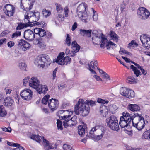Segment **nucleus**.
<instances>
[{
  "label": "nucleus",
  "instance_id": "nucleus-1",
  "mask_svg": "<svg viewBox=\"0 0 150 150\" xmlns=\"http://www.w3.org/2000/svg\"><path fill=\"white\" fill-rule=\"evenodd\" d=\"M29 85L36 89L39 94L46 93L48 91L47 86L46 85L40 84L39 80L36 77H32L29 82Z\"/></svg>",
  "mask_w": 150,
  "mask_h": 150
},
{
  "label": "nucleus",
  "instance_id": "nucleus-2",
  "mask_svg": "<svg viewBox=\"0 0 150 150\" xmlns=\"http://www.w3.org/2000/svg\"><path fill=\"white\" fill-rule=\"evenodd\" d=\"M89 110L90 109L84 103L83 99H79L75 106L74 112L77 115L81 114L83 116H86L88 115Z\"/></svg>",
  "mask_w": 150,
  "mask_h": 150
},
{
  "label": "nucleus",
  "instance_id": "nucleus-3",
  "mask_svg": "<svg viewBox=\"0 0 150 150\" xmlns=\"http://www.w3.org/2000/svg\"><path fill=\"white\" fill-rule=\"evenodd\" d=\"M132 125L138 130L141 131L144 127L145 124L144 117L137 113L132 115Z\"/></svg>",
  "mask_w": 150,
  "mask_h": 150
},
{
  "label": "nucleus",
  "instance_id": "nucleus-4",
  "mask_svg": "<svg viewBox=\"0 0 150 150\" xmlns=\"http://www.w3.org/2000/svg\"><path fill=\"white\" fill-rule=\"evenodd\" d=\"M52 62L49 56L46 54H42L37 56L35 59L34 63L35 65L43 68L45 66H49Z\"/></svg>",
  "mask_w": 150,
  "mask_h": 150
},
{
  "label": "nucleus",
  "instance_id": "nucleus-5",
  "mask_svg": "<svg viewBox=\"0 0 150 150\" xmlns=\"http://www.w3.org/2000/svg\"><path fill=\"white\" fill-rule=\"evenodd\" d=\"M107 126L113 130L118 131L119 130L118 121L116 117L112 115L106 120Z\"/></svg>",
  "mask_w": 150,
  "mask_h": 150
},
{
  "label": "nucleus",
  "instance_id": "nucleus-6",
  "mask_svg": "<svg viewBox=\"0 0 150 150\" xmlns=\"http://www.w3.org/2000/svg\"><path fill=\"white\" fill-rule=\"evenodd\" d=\"M86 8V7L85 5H80L78 6L77 9V12L80 13L79 14V15H81L80 16L82 17V21L85 23L88 22L91 18V16L88 15L87 12L85 13Z\"/></svg>",
  "mask_w": 150,
  "mask_h": 150
},
{
  "label": "nucleus",
  "instance_id": "nucleus-7",
  "mask_svg": "<svg viewBox=\"0 0 150 150\" xmlns=\"http://www.w3.org/2000/svg\"><path fill=\"white\" fill-rule=\"evenodd\" d=\"M150 14L149 12L144 7H140L138 10V17L142 20L147 19L150 16Z\"/></svg>",
  "mask_w": 150,
  "mask_h": 150
},
{
  "label": "nucleus",
  "instance_id": "nucleus-8",
  "mask_svg": "<svg viewBox=\"0 0 150 150\" xmlns=\"http://www.w3.org/2000/svg\"><path fill=\"white\" fill-rule=\"evenodd\" d=\"M33 92L30 89H25L20 93L21 97L27 100H30L32 97Z\"/></svg>",
  "mask_w": 150,
  "mask_h": 150
},
{
  "label": "nucleus",
  "instance_id": "nucleus-9",
  "mask_svg": "<svg viewBox=\"0 0 150 150\" xmlns=\"http://www.w3.org/2000/svg\"><path fill=\"white\" fill-rule=\"evenodd\" d=\"M140 39L144 48L147 49L150 48V38L146 34H143L140 37Z\"/></svg>",
  "mask_w": 150,
  "mask_h": 150
},
{
  "label": "nucleus",
  "instance_id": "nucleus-10",
  "mask_svg": "<svg viewBox=\"0 0 150 150\" xmlns=\"http://www.w3.org/2000/svg\"><path fill=\"white\" fill-rule=\"evenodd\" d=\"M59 104L58 100L56 99L52 98L50 99L48 102V105L52 112L57 109Z\"/></svg>",
  "mask_w": 150,
  "mask_h": 150
},
{
  "label": "nucleus",
  "instance_id": "nucleus-11",
  "mask_svg": "<svg viewBox=\"0 0 150 150\" xmlns=\"http://www.w3.org/2000/svg\"><path fill=\"white\" fill-rule=\"evenodd\" d=\"M35 37V34L33 31L30 29L25 31L24 33V38L27 40L32 41Z\"/></svg>",
  "mask_w": 150,
  "mask_h": 150
},
{
  "label": "nucleus",
  "instance_id": "nucleus-12",
  "mask_svg": "<svg viewBox=\"0 0 150 150\" xmlns=\"http://www.w3.org/2000/svg\"><path fill=\"white\" fill-rule=\"evenodd\" d=\"M133 119L132 117L128 119L127 120H125L123 117H120L119 122L120 126L121 129L125 128V127L128 124H130L131 123V121L132 122V120Z\"/></svg>",
  "mask_w": 150,
  "mask_h": 150
},
{
  "label": "nucleus",
  "instance_id": "nucleus-13",
  "mask_svg": "<svg viewBox=\"0 0 150 150\" xmlns=\"http://www.w3.org/2000/svg\"><path fill=\"white\" fill-rule=\"evenodd\" d=\"M81 125H79L78 127V134L81 137L84 135L85 133V130L87 129L86 124L82 122L81 123Z\"/></svg>",
  "mask_w": 150,
  "mask_h": 150
},
{
  "label": "nucleus",
  "instance_id": "nucleus-14",
  "mask_svg": "<svg viewBox=\"0 0 150 150\" xmlns=\"http://www.w3.org/2000/svg\"><path fill=\"white\" fill-rule=\"evenodd\" d=\"M14 103L13 99L12 97H8L5 98L3 104L5 107H9L12 106Z\"/></svg>",
  "mask_w": 150,
  "mask_h": 150
},
{
  "label": "nucleus",
  "instance_id": "nucleus-15",
  "mask_svg": "<svg viewBox=\"0 0 150 150\" xmlns=\"http://www.w3.org/2000/svg\"><path fill=\"white\" fill-rule=\"evenodd\" d=\"M127 109L134 112L139 111L140 110V107L137 104H132L129 103L127 106Z\"/></svg>",
  "mask_w": 150,
  "mask_h": 150
},
{
  "label": "nucleus",
  "instance_id": "nucleus-16",
  "mask_svg": "<svg viewBox=\"0 0 150 150\" xmlns=\"http://www.w3.org/2000/svg\"><path fill=\"white\" fill-rule=\"evenodd\" d=\"M40 13L38 11L36 12L32 17H30V22L33 23L38 21L40 18Z\"/></svg>",
  "mask_w": 150,
  "mask_h": 150
},
{
  "label": "nucleus",
  "instance_id": "nucleus-17",
  "mask_svg": "<svg viewBox=\"0 0 150 150\" xmlns=\"http://www.w3.org/2000/svg\"><path fill=\"white\" fill-rule=\"evenodd\" d=\"M17 23L18 25L16 28L17 30H19L27 27H32L33 26L31 23Z\"/></svg>",
  "mask_w": 150,
  "mask_h": 150
},
{
  "label": "nucleus",
  "instance_id": "nucleus-18",
  "mask_svg": "<svg viewBox=\"0 0 150 150\" xmlns=\"http://www.w3.org/2000/svg\"><path fill=\"white\" fill-rule=\"evenodd\" d=\"M71 61V59L68 56H67L64 57L60 61L59 65H67L68 63L69 64Z\"/></svg>",
  "mask_w": 150,
  "mask_h": 150
},
{
  "label": "nucleus",
  "instance_id": "nucleus-19",
  "mask_svg": "<svg viewBox=\"0 0 150 150\" xmlns=\"http://www.w3.org/2000/svg\"><path fill=\"white\" fill-rule=\"evenodd\" d=\"M101 41L100 43H101L100 45V47L103 48L104 49L105 48V45L106 43L107 42L108 40L105 37V35L103 33L101 34Z\"/></svg>",
  "mask_w": 150,
  "mask_h": 150
},
{
  "label": "nucleus",
  "instance_id": "nucleus-20",
  "mask_svg": "<svg viewBox=\"0 0 150 150\" xmlns=\"http://www.w3.org/2000/svg\"><path fill=\"white\" fill-rule=\"evenodd\" d=\"M71 45L72 47L75 48V49H73L75 53L78 52L81 48L80 46L77 43L76 41H73L72 42Z\"/></svg>",
  "mask_w": 150,
  "mask_h": 150
},
{
  "label": "nucleus",
  "instance_id": "nucleus-21",
  "mask_svg": "<svg viewBox=\"0 0 150 150\" xmlns=\"http://www.w3.org/2000/svg\"><path fill=\"white\" fill-rule=\"evenodd\" d=\"M135 93L134 91L131 89H129L126 93V97L129 99L133 98H134Z\"/></svg>",
  "mask_w": 150,
  "mask_h": 150
},
{
  "label": "nucleus",
  "instance_id": "nucleus-22",
  "mask_svg": "<svg viewBox=\"0 0 150 150\" xmlns=\"http://www.w3.org/2000/svg\"><path fill=\"white\" fill-rule=\"evenodd\" d=\"M130 67L134 71V74L136 75V77H138L139 75L142 74L140 71L138 70L137 68L133 65H131Z\"/></svg>",
  "mask_w": 150,
  "mask_h": 150
},
{
  "label": "nucleus",
  "instance_id": "nucleus-23",
  "mask_svg": "<svg viewBox=\"0 0 150 150\" xmlns=\"http://www.w3.org/2000/svg\"><path fill=\"white\" fill-rule=\"evenodd\" d=\"M30 137L31 139L39 143L40 142L42 139L41 137L38 135L32 134Z\"/></svg>",
  "mask_w": 150,
  "mask_h": 150
},
{
  "label": "nucleus",
  "instance_id": "nucleus-24",
  "mask_svg": "<svg viewBox=\"0 0 150 150\" xmlns=\"http://www.w3.org/2000/svg\"><path fill=\"white\" fill-rule=\"evenodd\" d=\"M96 101H93L92 100H87L85 102L84 101V103L85 104V105L90 109L89 106H93L96 105Z\"/></svg>",
  "mask_w": 150,
  "mask_h": 150
},
{
  "label": "nucleus",
  "instance_id": "nucleus-25",
  "mask_svg": "<svg viewBox=\"0 0 150 150\" xmlns=\"http://www.w3.org/2000/svg\"><path fill=\"white\" fill-rule=\"evenodd\" d=\"M13 10H15V8L11 4H6L4 7V11H6L8 10L12 11Z\"/></svg>",
  "mask_w": 150,
  "mask_h": 150
},
{
  "label": "nucleus",
  "instance_id": "nucleus-26",
  "mask_svg": "<svg viewBox=\"0 0 150 150\" xmlns=\"http://www.w3.org/2000/svg\"><path fill=\"white\" fill-rule=\"evenodd\" d=\"M7 114V112L5 110L4 107L3 105L0 106V116L4 117Z\"/></svg>",
  "mask_w": 150,
  "mask_h": 150
},
{
  "label": "nucleus",
  "instance_id": "nucleus-27",
  "mask_svg": "<svg viewBox=\"0 0 150 150\" xmlns=\"http://www.w3.org/2000/svg\"><path fill=\"white\" fill-rule=\"evenodd\" d=\"M142 139H150V129L146 130L143 133L142 136Z\"/></svg>",
  "mask_w": 150,
  "mask_h": 150
},
{
  "label": "nucleus",
  "instance_id": "nucleus-28",
  "mask_svg": "<svg viewBox=\"0 0 150 150\" xmlns=\"http://www.w3.org/2000/svg\"><path fill=\"white\" fill-rule=\"evenodd\" d=\"M77 118V116L76 115L74 116L71 118L69 119V121L70 122H72L71 124L70 127L73 126L77 124L76 119Z\"/></svg>",
  "mask_w": 150,
  "mask_h": 150
},
{
  "label": "nucleus",
  "instance_id": "nucleus-29",
  "mask_svg": "<svg viewBox=\"0 0 150 150\" xmlns=\"http://www.w3.org/2000/svg\"><path fill=\"white\" fill-rule=\"evenodd\" d=\"M128 90L129 89L125 87H122L120 88V93L121 95L126 97Z\"/></svg>",
  "mask_w": 150,
  "mask_h": 150
},
{
  "label": "nucleus",
  "instance_id": "nucleus-30",
  "mask_svg": "<svg viewBox=\"0 0 150 150\" xmlns=\"http://www.w3.org/2000/svg\"><path fill=\"white\" fill-rule=\"evenodd\" d=\"M100 112L101 114L103 113L108 112V110L107 107L103 105H101L100 108Z\"/></svg>",
  "mask_w": 150,
  "mask_h": 150
},
{
  "label": "nucleus",
  "instance_id": "nucleus-31",
  "mask_svg": "<svg viewBox=\"0 0 150 150\" xmlns=\"http://www.w3.org/2000/svg\"><path fill=\"white\" fill-rule=\"evenodd\" d=\"M89 66V69L91 72L93 74H96V72L91 68L93 69H94L95 68L94 67V62L92 61L90 62V64H88Z\"/></svg>",
  "mask_w": 150,
  "mask_h": 150
},
{
  "label": "nucleus",
  "instance_id": "nucleus-32",
  "mask_svg": "<svg viewBox=\"0 0 150 150\" xmlns=\"http://www.w3.org/2000/svg\"><path fill=\"white\" fill-rule=\"evenodd\" d=\"M109 33L110 36L111 38H112L113 40H118V36L115 32L112 30H111L110 31Z\"/></svg>",
  "mask_w": 150,
  "mask_h": 150
},
{
  "label": "nucleus",
  "instance_id": "nucleus-33",
  "mask_svg": "<svg viewBox=\"0 0 150 150\" xmlns=\"http://www.w3.org/2000/svg\"><path fill=\"white\" fill-rule=\"evenodd\" d=\"M26 9L28 10L27 11H26V13H25V15L26 16H28V18L32 17L34 14L36 12H35L34 11H30V10H29L28 8L27 7L26 8Z\"/></svg>",
  "mask_w": 150,
  "mask_h": 150
},
{
  "label": "nucleus",
  "instance_id": "nucleus-34",
  "mask_svg": "<svg viewBox=\"0 0 150 150\" xmlns=\"http://www.w3.org/2000/svg\"><path fill=\"white\" fill-rule=\"evenodd\" d=\"M50 97L49 95H46L42 100V103L44 105H46L47 103L48 100Z\"/></svg>",
  "mask_w": 150,
  "mask_h": 150
},
{
  "label": "nucleus",
  "instance_id": "nucleus-35",
  "mask_svg": "<svg viewBox=\"0 0 150 150\" xmlns=\"http://www.w3.org/2000/svg\"><path fill=\"white\" fill-rule=\"evenodd\" d=\"M123 116L120 117H123L126 120H128V119L132 117V116H130V115L127 112H124L122 114Z\"/></svg>",
  "mask_w": 150,
  "mask_h": 150
},
{
  "label": "nucleus",
  "instance_id": "nucleus-36",
  "mask_svg": "<svg viewBox=\"0 0 150 150\" xmlns=\"http://www.w3.org/2000/svg\"><path fill=\"white\" fill-rule=\"evenodd\" d=\"M19 67L21 71H24L26 70L27 66L25 63L21 62L19 64Z\"/></svg>",
  "mask_w": 150,
  "mask_h": 150
},
{
  "label": "nucleus",
  "instance_id": "nucleus-37",
  "mask_svg": "<svg viewBox=\"0 0 150 150\" xmlns=\"http://www.w3.org/2000/svg\"><path fill=\"white\" fill-rule=\"evenodd\" d=\"M15 10H8L4 11V12L7 16L11 17L13 16L15 13Z\"/></svg>",
  "mask_w": 150,
  "mask_h": 150
},
{
  "label": "nucleus",
  "instance_id": "nucleus-38",
  "mask_svg": "<svg viewBox=\"0 0 150 150\" xmlns=\"http://www.w3.org/2000/svg\"><path fill=\"white\" fill-rule=\"evenodd\" d=\"M71 40L70 35L69 34H67V37L65 40V42L68 46H70L71 45Z\"/></svg>",
  "mask_w": 150,
  "mask_h": 150
},
{
  "label": "nucleus",
  "instance_id": "nucleus-39",
  "mask_svg": "<svg viewBox=\"0 0 150 150\" xmlns=\"http://www.w3.org/2000/svg\"><path fill=\"white\" fill-rule=\"evenodd\" d=\"M57 124L58 129L61 130H62L63 129V127L62 121L59 119H57Z\"/></svg>",
  "mask_w": 150,
  "mask_h": 150
},
{
  "label": "nucleus",
  "instance_id": "nucleus-40",
  "mask_svg": "<svg viewBox=\"0 0 150 150\" xmlns=\"http://www.w3.org/2000/svg\"><path fill=\"white\" fill-rule=\"evenodd\" d=\"M105 131L103 129V130H102V133L100 135H98L96 136H95V137H94L93 139L97 140H99L100 139L102 138L103 136L104 135Z\"/></svg>",
  "mask_w": 150,
  "mask_h": 150
},
{
  "label": "nucleus",
  "instance_id": "nucleus-41",
  "mask_svg": "<svg viewBox=\"0 0 150 150\" xmlns=\"http://www.w3.org/2000/svg\"><path fill=\"white\" fill-rule=\"evenodd\" d=\"M44 16L45 17L49 16L51 14V12L49 10H47L45 9H43L42 11Z\"/></svg>",
  "mask_w": 150,
  "mask_h": 150
},
{
  "label": "nucleus",
  "instance_id": "nucleus-42",
  "mask_svg": "<svg viewBox=\"0 0 150 150\" xmlns=\"http://www.w3.org/2000/svg\"><path fill=\"white\" fill-rule=\"evenodd\" d=\"M21 35V32L16 31L13 33L11 35L12 38H16Z\"/></svg>",
  "mask_w": 150,
  "mask_h": 150
},
{
  "label": "nucleus",
  "instance_id": "nucleus-43",
  "mask_svg": "<svg viewBox=\"0 0 150 150\" xmlns=\"http://www.w3.org/2000/svg\"><path fill=\"white\" fill-rule=\"evenodd\" d=\"M73 111H71L69 113L70 114L69 115H64L63 116H61V120H69L70 118V117L71 116V115L73 114Z\"/></svg>",
  "mask_w": 150,
  "mask_h": 150
},
{
  "label": "nucleus",
  "instance_id": "nucleus-44",
  "mask_svg": "<svg viewBox=\"0 0 150 150\" xmlns=\"http://www.w3.org/2000/svg\"><path fill=\"white\" fill-rule=\"evenodd\" d=\"M63 148L64 150H74L70 145L66 144L63 145Z\"/></svg>",
  "mask_w": 150,
  "mask_h": 150
},
{
  "label": "nucleus",
  "instance_id": "nucleus-45",
  "mask_svg": "<svg viewBox=\"0 0 150 150\" xmlns=\"http://www.w3.org/2000/svg\"><path fill=\"white\" fill-rule=\"evenodd\" d=\"M97 102L99 103L105 104H107L109 101L107 100H105L101 98H99L98 99Z\"/></svg>",
  "mask_w": 150,
  "mask_h": 150
},
{
  "label": "nucleus",
  "instance_id": "nucleus-46",
  "mask_svg": "<svg viewBox=\"0 0 150 150\" xmlns=\"http://www.w3.org/2000/svg\"><path fill=\"white\" fill-rule=\"evenodd\" d=\"M46 33L45 30L41 28L38 35L41 37H43L46 35Z\"/></svg>",
  "mask_w": 150,
  "mask_h": 150
},
{
  "label": "nucleus",
  "instance_id": "nucleus-47",
  "mask_svg": "<svg viewBox=\"0 0 150 150\" xmlns=\"http://www.w3.org/2000/svg\"><path fill=\"white\" fill-rule=\"evenodd\" d=\"M24 45L23 46L22 50L24 51H26L27 49H29V48L30 47V44L27 41L26 43H25V44H24Z\"/></svg>",
  "mask_w": 150,
  "mask_h": 150
},
{
  "label": "nucleus",
  "instance_id": "nucleus-48",
  "mask_svg": "<svg viewBox=\"0 0 150 150\" xmlns=\"http://www.w3.org/2000/svg\"><path fill=\"white\" fill-rule=\"evenodd\" d=\"M69 120H64L63 122V125L64 127L66 128L68 126H70L71 124H70Z\"/></svg>",
  "mask_w": 150,
  "mask_h": 150
},
{
  "label": "nucleus",
  "instance_id": "nucleus-49",
  "mask_svg": "<svg viewBox=\"0 0 150 150\" xmlns=\"http://www.w3.org/2000/svg\"><path fill=\"white\" fill-rule=\"evenodd\" d=\"M55 5L56 6V9L58 13H60L62 11V8L61 6L58 4H56Z\"/></svg>",
  "mask_w": 150,
  "mask_h": 150
},
{
  "label": "nucleus",
  "instance_id": "nucleus-50",
  "mask_svg": "<svg viewBox=\"0 0 150 150\" xmlns=\"http://www.w3.org/2000/svg\"><path fill=\"white\" fill-rule=\"evenodd\" d=\"M22 0H21V1ZM28 1H30V4H28L29 5H30L28 8V9L31 10L32 8L34 3L35 2V0H28Z\"/></svg>",
  "mask_w": 150,
  "mask_h": 150
},
{
  "label": "nucleus",
  "instance_id": "nucleus-51",
  "mask_svg": "<svg viewBox=\"0 0 150 150\" xmlns=\"http://www.w3.org/2000/svg\"><path fill=\"white\" fill-rule=\"evenodd\" d=\"M2 130L5 132H11V129L10 127L7 128L5 127H3L2 128Z\"/></svg>",
  "mask_w": 150,
  "mask_h": 150
},
{
  "label": "nucleus",
  "instance_id": "nucleus-52",
  "mask_svg": "<svg viewBox=\"0 0 150 150\" xmlns=\"http://www.w3.org/2000/svg\"><path fill=\"white\" fill-rule=\"evenodd\" d=\"M30 20V17L28 18V16H26L25 15H24V21L25 23H31Z\"/></svg>",
  "mask_w": 150,
  "mask_h": 150
},
{
  "label": "nucleus",
  "instance_id": "nucleus-53",
  "mask_svg": "<svg viewBox=\"0 0 150 150\" xmlns=\"http://www.w3.org/2000/svg\"><path fill=\"white\" fill-rule=\"evenodd\" d=\"M52 34L51 33L48 31L46 32V35H45V36H46L47 38L48 39V40L52 38Z\"/></svg>",
  "mask_w": 150,
  "mask_h": 150
},
{
  "label": "nucleus",
  "instance_id": "nucleus-54",
  "mask_svg": "<svg viewBox=\"0 0 150 150\" xmlns=\"http://www.w3.org/2000/svg\"><path fill=\"white\" fill-rule=\"evenodd\" d=\"M25 43H26V41L23 39H21L19 42V45L23 47L24 44H25Z\"/></svg>",
  "mask_w": 150,
  "mask_h": 150
},
{
  "label": "nucleus",
  "instance_id": "nucleus-55",
  "mask_svg": "<svg viewBox=\"0 0 150 150\" xmlns=\"http://www.w3.org/2000/svg\"><path fill=\"white\" fill-rule=\"evenodd\" d=\"M91 32L92 30H86L85 35L88 37H90Z\"/></svg>",
  "mask_w": 150,
  "mask_h": 150
},
{
  "label": "nucleus",
  "instance_id": "nucleus-56",
  "mask_svg": "<svg viewBox=\"0 0 150 150\" xmlns=\"http://www.w3.org/2000/svg\"><path fill=\"white\" fill-rule=\"evenodd\" d=\"M30 78L29 77H25L23 80V85H25L28 83L29 81Z\"/></svg>",
  "mask_w": 150,
  "mask_h": 150
},
{
  "label": "nucleus",
  "instance_id": "nucleus-57",
  "mask_svg": "<svg viewBox=\"0 0 150 150\" xmlns=\"http://www.w3.org/2000/svg\"><path fill=\"white\" fill-rule=\"evenodd\" d=\"M108 42L109 43L110 47H111L112 48H114V47L115 46V47H116V44L113 42L112 41H110Z\"/></svg>",
  "mask_w": 150,
  "mask_h": 150
},
{
  "label": "nucleus",
  "instance_id": "nucleus-58",
  "mask_svg": "<svg viewBox=\"0 0 150 150\" xmlns=\"http://www.w3.org/2000/svg\"><path fill=\"white\" fill-rule=\"evenodd\" d=\"M41 28H36L34 29V33L36 34H39Z\"/></svg>",
  "mask_w": 150,
  "mask_h": 150
},
{
  "label": "nucleus",
  "instance_id": "nucleus-59",
  "mask_svg": "<svg viewBox=\"0 0 150 150\" xmlns=\"http://www.w3.org/2000/svg\"><path fill=\"white\" fill-rule=\"evenodd\" d=\"M14 42L11 41L7 43V45L8 47L10 48H11L12 47L14 46Z\"/></svg>",
  "mask_w": 150,
  "mask_h": 150
},
{
  "label": "nucleus",
  "instance_id": "nucleus-60",
  "mask_svg": "<svg viewBox=\"0 0 150 150\" xmlns=\"http://www.w3.org/2000/svg\"><path fill=\"white\" fill-rule=\"evenodd\" d=\"M9 32L8 31V30H6L5 31H3L1 34V35L2 36H5L7 34H8L9 33Z\"/></svg>",
  "mask_w": 150,
  "mask_h": 150
},
{
  "label": "nucleus",
  "instance_id": "nucleus-61",
  "mask_svg": "<svg viewBox=\"0 0 150 150\" xmlns=\"http://www.w3.org/2000/svg\"><path fill=\"white\" fill-rule=\"evenodd\" d=\"M65 87V84H64L62 83L61 84H59L58 86V88L59 90H61L64 88Z\"/></svg>",
  "mask_w": 150,
  "mask_h": 150
},
{
  "label": "nucleus",
  "instance_id": "nucleus-62",
  "mask_svg": "<svg viewBox=\"0 0 150 150\" xmlns=\"http://www.w3.org/2000/svg\"><path fill=\"white\" fill-rule=\"evenodd\" d=\"M128 77L129 78V79H132V80L133 81L132 82H134V83H137L136 81V79H135V76H129Z\"/></svg>",
  "mask_w": 150,
  "mask_h": 150
},
{
  "label": "nucleus",
  "instance_id": "nucleus-63",
  "mask_svg": "<svg viewBox=\"0 0 150 150\" xmlns=\"http://www.w3.org/2000/svg\"><path fill=\"white\" fill-rule=\"evenodd\" d=\"M103 77L106 78L108 80H110V78L109 75L107 74L105 72L104 73V74L103 75Z\"/></svg>",
  "mask_w": 150,
  "mask_h": 150
},
{
  "label": "nucleus",
  "instance_id": "nucleus-64",
  "mask_svg": "<svg viewBox=\"0 0 150 150\" xmlns=\"http://www.w3.org/2000/svg\"><path fill=\"white\" fill-rule=\"evenodd\" d=\"M77 24L76 22H75L73 24L71 30L72 31H74L75 29L77 28Z\"/></svg>",
  "mask_w": 150,
  "mask_h": 150
}]
</instances>
